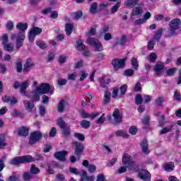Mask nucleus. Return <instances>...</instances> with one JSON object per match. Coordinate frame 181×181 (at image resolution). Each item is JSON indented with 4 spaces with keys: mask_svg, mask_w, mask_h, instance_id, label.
I'll return each mask as SVG.
<instances>
[{
    "mask_svg": "<svg viewBox=\"0 0 181 181\" xmlns=\"http://www.w3.org/2000/svg\"><path fill=\"white\" fill-rule=\"evenodd\" d=\"M181 20L179 18H175L170 22L169 32H167L165 35V37H172L176 35V30L180 28Z\"/></svg>",
    "mask_w": 181,
    "mask_h": 181,
    "instance_id": "f257e3e1",
    "label": "nucleus"
},
{
    "mask_svg": "<svg viewBox=\"0 0 181 181\" xmlns=\"http://www.w3.org/2000/svg\"><path fill=\"white\" fill-rule=\"evenodd\" d=\"M35 160L30 156H18L13 158L10 161V165H18L21 163H28L29 162H33Z\"/></svg>",
    "mask_w": 181,
    "mask_h": 181,
    "instance_id": "f03ea898",
    "label": "nucleus"
},
{
    "mask_svg": "<svg viewBox=\"0 0 181 181\" xmlns=\"http://www.w3.org/2000/svg\"><path fill=\"white\" fill-rule=\"evenodd\" d=\"M11 40H16V49L19 50L23 46V42H25V35L23 33H20L17 34H11Z\"/></svg>",
    "mask_w": 181,
    "mask_h": 181,
    "instance_id": "7ed1b4c3",
    "label": "nucleus"
},
{
    "mask_svg": "<svg viewBox=\"0 0 181 181\" xmlns=\"http://www.w3.org/2000/svg\"><path fill=\"white\" fill-rule=\"evenodd\" d=\"M72 144L74 148V154L76 158H78V160H80V158L83 155V152H84V144L77 141H74Z\"/></svg>",
    "mask_w": 181,
    "mask_h": 181,
    "instance_id": "20e7f679",
    "label": "nucleus"
},
{
    "mask_svg": "<svg viewBox=\"0 0 181 181\" xmlns=\"http://www.w3.org/2000/svg\"><path fill=\"white\" fill-rule=\"evenodd\" d=\"M38 90L42 95L43 94H49V95H53V90H52V87L50 84L47 83H42L41 85L37 86Z\"/></svg>",
    "mask_w": 181,
    "mask_h": 181,
    "instance_id": "39448f33",
    "label": "nucleus"
},
{
    "mask_svg": "<svg viewBox=\"0 0 181 181\" xmlns=\"http://www.w3.org/2000/svg\"><path fill=\"white\" fill-rule=\"evenodd\" d=\"M125 62H127V58L118 59L115 58L112 60V64L113 66L114 70L118 71L119 69H122L125 66Z\"/></svg>",
    "mask_w": 181,
    "mask_h": 181,
    "instance_id": "423d86ee",
    "label": "nucleus"
},
{
    "mask_svg": "<svg viewBox=\"0 0 181 181\" xmlns=\"http://www.w3.org/2000/svg\"><path fill=\"white\" fill-rule=\"evenodd\" d=\"M42 136H43V134H42L40 132H34L31 133L29 139L30 145H35L36 142H38V141H40V139H42Z\"/></svg>",
    "mask_w": 181,
    "mask_h": 181,
    "instance_id": "0eeeda50",
    "label": "nucleus"
},
{
    "mask_svg": "<svg viewBox=\"0 0 181 181\" xmlns=\"http://www.w3.org/2000/svg\"><path fill=\"white\" fill-rule=\"evenodd\" d=\"M40 95H42V93L37 88H35V89L33 90L30 94L28 95L27 97L30 98V100L34 101V103H36L37 101H40Z\"/></svg>",
    "mask_w": 181,
    "mask_h": 181,
    "instance_id": "6e6552de",
    "label": "nucleus"
},
{
    "mask_svg": "<svg viewBox=\"0 0 181 181\" xmlns=\"http://www.w3.org/2000/svg\"><path fill=\"white\" fill-rule=\"evenodd\" d=\"M144 4L140 3L137 4L136 6L133 7L132 10V16H138L139 15H142L144 13Z\"/></svg>",
    "mask_w": 181,
    "mask_h": 181,
    "instance_id": "1a4fd4ad",
    "label": "nucleus"
},
{
    "mask_svg": "<svg viewBox=\"0 0 181 181\" xmlns=\"http://www.w3.org/2000/svg\"><path fill=\"white\" fill-rule=\"evenodd\" d=\"M139 177L141 180L151 181V173L145 169L140 170L139 171Z\"/></svg>",
    "mask_w": 181,
    "mask_h": 181,
    "instance_id": "9d476101",
    "label": "nucleus"
},
{
    "mask_svg": "<svg viewBox=\"0 0 181 181\" xmlns=\"http://www.w3.org/2000/svg\"><path fill=\"white\" fill-rule=\"evenodd\" d=\"M68 153L69 152L66 151H58L54 154V156L56 158V159L60 160L61 162H66V156H67Z\"/></svg>",
    "mask_w": 181,
    "mask_h": 181,
    "instance_id": "9b49d317",
    "label": "nucleus"
},
{
    "mask_svg": "<svg viewBox=\"0 0 181 181\" xmlns=\"http://www.w3.org/2000/svg\"><path fill=\"white\" fill-rule=\"evenodd\" d=\"M112 117L114 118V121L115 124H121L122 121V116H121V112H119V109L115 108L113 113Z\"/></svg>",
    "mask_w": 181,
    "mask_h": 181,
    "instance_id": "f8f14e48",
    "label": "nucleus"
},
{
    "mask_svg": "<svg viewBox=\"0 0 181 181\" xmlns=\"http://www.w3.org/2000/svg\"><path fill=\"white\" fill-rule=\"evenodd\" d=\"M35 101L33 100H24L23 105L24 108L28 111V112H32L35 108Z\"/></svg>",
    "mask_w": 181,
    "mask_h": 181,
    "instance_id": "ddd939ff",
    "label": "nucleus"
},
{
    "mask_svg": "<svg viewBox=\"0 0 181 181\" xmlns=\"http://www.w3.org/2000/svg\"><path fill=\"white\" fill-rule=\"evenodd\" d=\"M122 163L124 165V166H127V168H128V166L134 161L132 156L128 153H124L122 156Z\"/></svg>",
    "mask_w": 181,
    "mask_h": 181,
    "instance_id": "4468645a",
    "label": "nucleus"
},
{
    "mask_svg": "<svg viewBox=\"0 0 181 181\" xmlns=\"http://www.w3.org/2000/svg\"><path fill=\"white\" fill-rule=\"evenodd\" d=\"M166 67L163 65V62H158L154 66L153 71L156 72V74H162V71L165 70Z\"/></svg>",
    "mask_w": 181,
    "mask_h": 181,
    "instance_id": "2eb2a0df",
    "label": "nucleus"
},
{
    "mask_svg": "<svg viewBox=\"0 0 181 181\" xmlns=\"http://www.w3.org/2000/svg\"><path fill=\"white\" fill-rule=\"evenodd\" d=\"M28 87H29V81H25L20 85V93L25 97H28V93H26Z\"/></svg>",
    "mask_w": 181,
    "mask_h": 181,
    "instance_id": "dca6fc26",
    "label": "nucleus"
},
{
    "mask_svg": "<svg viewBox=\"0 0 181 181\" xmlns=\"http://www.w3.org/2000/svg\"><path fill=\"white\" fill-rule=\"evenodd\" d=\"M81 176V181H94L95 177L93 175L88 176L87 172L82 171L80 174Z\"/></svg>",
    "mask_w": 181,
    "mask_h": 181,
    "instance_id": "f3484780",
    "label": "nucleus"
},
{
    "mask_svg": "<svg viewBox=\"0 0 181 181\" xmlns=\"http://www.w3.org/2000/svg\"><path fill=\"white\" fill-rule=\"evenodd\" d=\"M33 66H35V63H33V61L30 59H28L25 61V63L24 64L23 70L25 73H28V72L30 71V70H29V68L33 67Z\"/></svg>",
    "mask_w": 181,
    "mask_h": 181,
    "instance_id": "a211bd4d",
    "label": "nucleus"
},
{
    "mask_svg": "<svg viewBox=\"0 0 181 181\" xmlns=\"http://www.w3.org/2000/svg\"><path fill=\"white\" fill-rule=\"evenodd\" d=\"M16 29L19 30L18 33H23V36H25V30L28 29V23H18L16 25Z\"/></svg>",
    "mask_w": 181,
    "mask_h": 181,
    "instance_id": "6ab92c4d",
    "label": "nucleus"
},
{
    "mask_svg": "<svg viewBox=\"0 0 181 181\" xmlns=\"http://www.w3.org/2000/svg\"><path fill=\"white\" fill-rule=\"evenodd\" d=\"M140 146L142 149V152H144L146 155H148L149 153L148 140H143L140 144Z\"/></svg>",
    "mask_w": 181,
    "mask_h": 181,
    "instance_id": "aec40b11",
    "label": "nucleus"
},
{
    "mask_svg": "<svg viewBox=\"0 0 181 181\" xmlns=\"http://www.w3.org/2000/svg\"><path fill=\"white\" fill-rule=\"evenodd\" d=\"M139 0H127L124 3L126 8H134L136 5H138Z\"/></svg>",
    "mask_w": 181,
    "mask_h": 181,
    "instance_id": "412c9836",
    "label": "nucleus"
},
{
    "mask_svg": "<svg viewBox=\"0 0 181 181\" xmlns=\"http://www.w3.org/2000/svg\"><path fill=\"white\" fill-rule=\"evenodd\" d=\"M99 42L100 40L95 37H88L86 39V43L90 45V46H92V47H95Z\"/></svg>",
    "mask_w": 181,
    "mask_h": 181,
    "instance_id": "4be33fe9",
    "label": "nucleus"
},
{
    "mask_svg": "<svg viewBox=\"0 0 181 181\" xmlns=\"http://www.w3.org/2000/svg\"><path fill=\"white\" fill-rule=\"evenodd\" d=\"M18 135L20 136H28V135H29V128L22 127L18 130Z\"/></svg>",
    "mask_w": 181,
    "mask_h": 181,
    "instance_id": "5701e85b",
    "label": "nucleus"
},
{
    "mask_svg": "<svg viewBox=\"0 0 181 181\" xmlns=\"http://www.w3.org/2000/svg\"><path fill=\"white\" fill-rule=\"evenodd\" d=\"M111 100V92L108 90H105L104 97H103V104H108Z\"/></svg>",
    "mask_w": 181,
    "mask_h": 181,
    "instance_id": "b1692460",
    "label": "nucleus"
},
{
    "mask_svg": "<svg viewBox=\"0 0 181 181\" xmlns=\"http://www.w3.org/2000/svg\"><path fill=\"white\" fill-rule=\"evenodd\" d=\"M175 169V163L169 162L165 164L164 165V170L165 172H172Z\"/></svg>",
    "mask_w": 181,
    "mask_h": 181,
    "instance_id": "393cba45",
    "label": "nucleus"
},
{
    "mask_svg": "<svg viewBox=\"0 0 181 181\" xmlns=\"http://www.w3.org/2000/svg\"><path fill=\"white\" fill-rule=\"evenodd\" d=\"M127 168L132 172H139V165L136 163L135 161H133Z\"/></svg>",
    "mask_w": 181,
    "mask_h": 181,
    "instance_id": "a878e982",
    "label": "nucleus"
},
{
    "mask_svg": "<svg viewBox=\"0 0 181 181\" xmlns=\"http://www.w3.org/2000/svg\"><path fill=\"white\" fill-rule=\"evenodd\" d=\"M23 60L22 59H18L16 60V71L17 73H22V70H23V66H22V63H23Z\"/></svg>",
    "mask_w": 181,
    "mask_h": 181,
    "instance_id": "bb28decb",
    "label": "nucleus"
},
{
    "mask_svg": "<svg viewBox=\"0 0 181 181\" xmlns=\"http://www.w3.org/2000/svg\"><path fill=\"white\" fill-rule=\"evenodd\" d=\"M76 49L78 52H84V50H86V45L83 44V41L81 40H78L76 42Z\"/></svg>",
    "mask_w": 181,
    "mask_h": 181,
    "instance_id": "cd10ccee",
    "label": "nucleus"
},
{
    "mask_svg": "<svg viewBox=\"0 0 181 181\" xmlns=\"http://www.w3.org/2000/svg\"><path fill=\"white\" fill-rule=\"evenodd\" d=\"M73 24L71 23H68L65 25V31H66V35L67 36H70L71 33H73Z\"/></svg>",
    "mask_w": 181,
    "mask_h": 181,
    "instance_id": "c85d7f7f",
    "label": "nucleus"
},
{
    "mask_svg": "<svg viewBox=\"0 0 181 181\" xmlns=\"http://www.w3.org/2000/svg\"><path fill=\"white\" fill-rule=\"evenodd\" d=\"M163 33V28H160L158 30L157 33L154 35V40H156V42H159V40H160Z\"/></svg>",
    "mask_w": 181,
    "mask_h": 181,
    "instance_id": "c756f323",
    "label": "nucleus"
},
{
    "mask_svg": "<svg viewBox=\"0 0 181 181\" xmlns=\"http://www.w3.org/2000/svg\"><path fill=\"white\" fill-rule=\"evenodd\" d=\"M8 146V143L5 142V134H0V149H4Z\"/></svg>",
    "mask_w": 181,
    "mask_h": 181,
    "instance_id": "7c9ffc66",
    "label": "nucleus"
},
{
    "mask_svg": "<svg viewBox=\"0 0 181 181\" xmlns=\"http://www.w3.org/2000/svg\"><path fill=\"white\" fill-rule=\"evenodd\" d=\"M155 103H156V105H158V107H162V104L165 103V97H163V95H160L156 99Z\"/></svg>",
    "mask_w": 181,
    "mask_h": 181,
    "instance_id": "2f4dec72",
    "label": "nucleus"
},
{
    "mask_svg": "<svg viewBox=\"0 0 181 181\" xmlns=\"http://www.w3.org/2000/svg\"><path fill=\"white\" fill-rule=\"evenodd\" d=\"M57 125L59 127V128H61V129H63L67 127V124H66V122L63 120V118L57 119Z\"/></svg>",
    "mask_w": 181,
    "mask_h": 181,
    "instance_id": "473e14b6",
    "label": "nucleus"
},
{
    "mask_svg": "<svg viewBox=\"0 0 181 181\" xmlns=\"http://www.w3.org/2000/svg\"><path fill=\"white\" fill-rule=\"evenodd\" d=\"M80 125L82 128H84V129H88L91 123L88 120H82L80 122Z\"/></svg>",
    "mask_w": 181,
    "mask_h": 181,
    "instance_id": "72a5a7b5",
    "label": "nucleus"
},
{
    "mask_svg": "<svg viewBox=\"0 0 181 181\" xmlns=\"http://www.w3.org/2000/svg\"><path fill=\"white\" fill-rule=\"evenodd\" d=\"M103 43L100 41L93 47V52H103Z\"/></svg>",
    "mask_w": 181,
    "mask_h": 181,
    "instance_id": "f704fd0d",
    "label": "nucleus"
},
{
    "mask_svg": "<svg viewBox=\"0 0 181 181\" xmlns=\"http://www.w3.org/2000/svg\"><path fill=\"white\" fill-rule=\"evenodd\" d=\"M30 172L32 175H37L40 173L39 168L36 167L34 164L31 165Z\"/></svg>",
    "mask_w": 181,
    "mask_h": 181,
    "instance_id": "c9c22d12",
    "label": "nucleus"
},
{
    "mask_svg": "<svg viewBox=\"0 0 181 181\" xmlns=\"http://www.w3.org/2000/svg\"><path fill=\"white\" fill-rule=\"evenodd\" d=\"M110 81H111V79L108 78L107 81H105V78L103 77L100 79V86L102 87V88H107V85L110 84Z\"/></svg>",
    "mask_w": 181,
    "mask_h": 181,
    "instance_id": "e433bc0d",
    "label": "nucleus"
},
{
    "mask_svg": "<svg viewBox=\"0 0 181 181\" xmlns=\"http://www.w3.org/2000/svg\"><path fill=\"white\" fill-rule=\"evenodd\" d=\"M66 104V101L64 100H61L58 104L57 110L58 112H63L64 110V105Z\"/></svg>",
    "mask_w": 181,
    "mask_h": 181,
    "instance_id": "4c0bfd02",
    "label": "nucleus"
},
{
    "mask_svg": "<svg viewBox=\"0 0 181 181\" xmlns=\"http://www.w3.org/2000/svg\"><path fill=\"white\" fill-rule=\"evenodd\" d=\"M23 177L24 180L29 181V180H31V179H33V174L29 172H25L23 174Z\"/></svg>",
    "mask_w": 181,
    "mask_h": 181,
    "instance_id": "58836bf2",
    "label": "nucleus"
},
{
    "mask_svg": "<svg viewBox=\"0 0 181 181\" xmlns=\"http://www.w3.org/2000/svg\"><path fill=\"white\" fill-rule=\"evenodd\" d=\"M97 8H98V4H97V2L93 3L89 8V12L91 13H97Z\"/></svg>",
    "mask_w": 181,
    "mask_h": 181,
    "instance_id": "ea45409f",
    "label": "nucleus"
},
{
    "mask_svg": "<svg viewBox=\"0 0 181 181\" xmlns=\"http://www.w3.org/2000/svg\"><path fill=\"white\" fill-rule=\"evenodd\" d=\"M79 81H84V80L88 77V74H87L86 71L81 70L79 73Z\"/></svg>",
    "mask_w": 181,
    "mask_h": 181,
    "instance_id": "a19ab883",
    "label": "nucleus"
},
{
    "mask_svg": "<svg viewBox=\"0 0 181 181\" xmlns=\"http://www.w3.org/2000/svg\"><path fill=\"white\" fill-rule=\"evenodd\" d=\"M6 158H8V156L5 155L0 159V172H2L5 168V161L6 160Z\"/></svg>",
    "mask_w": 181,
    "mask_h": 181,
    "instance_id": "79ce46f5",
    "label": "nucleus"
},
{
    "mask_svg": "<svg viewBox=\"0 0 181 181\" xmlns=\"http://www.w3.org/2000/svg\"><path fill=\"white\" fill-rule=\"evenodd\" d=\"M131 63L133 69L134 70H138V67H139V64L138 63V59L135 57L132 58Z\"/></svg>",
    "mask_w": 181,
    "mask_h": 181,
    "instance_id": "37998d69",
    "label": "nucleus"
},
{
    "mask_svg": "<svg viewBox=\"0 0 181 181\" xmlns=\"http://www.w3.org/2000/svg\"><path fill=\"white\" fill-rule=\"evenodd\" d=\"M135 103L136 105H141L144 103V98L141 94H137L135 97Z\"/></svg>",
    "mask_w": 181,
    "mask_h": 181,
    "instance_id": "c03bdc74",
    "label": "nucleus"
},
{
    "mask_svg": "<svg viewBox=\"0 0 181 181\" xmlns=\"http://www.w3.org/2000/svg\"><path fill=\"white\" fill-rule=\"evenodd\" d=\"M4 49L5 52H13V45L11 43L4 44Z\"/></svg>",
    "mask_w": 181,
    "mask_h": 181,
    "instance_id": "a18cd8bd",
    "label": "nucleus"
},
{
    "mask_svg": "<svg viewBox=\"0 0 181 181\" xmlns=\"http://www.w3.org/2000/svg\"><path fill=\"white\" fill-rule=\"evenodd\" d=\"M30 31H31L35 36L42 33V28L39 27H34Z\"/></svg>",
    "mask_w": 181,
    "mask_h": 181,
    "instance_id": "49530a36",
    "label": "nucleus"
},
{
    "mask_svg": "<svg viewBox=\"0 0 181 181\" xmlns=\"http://www.w3.org/2000/svg\"><path fill=\"white\" fill-rule=\"evenodd\" d=\"M115 135L117 136H122L123 138H127V136H128V134H127V132H125L124 130L116 131Z\"/></svg>",
    "mask_w": 181,
    "mask_h": 181,
    "instance_id": "de8ad7c7",
    "label": "nucleus"
},
{
    "mask_svg": "<svg viewBox=\"0 0 181 181\" xmlns=\"http://www.w3.org/2000/svg\"><path fill=\"white\" fill-rule=\"evenodd\" d=\"M156 59H158V56L155 52H152L149 54L148 60L151 62V63H155L156 62Z\"/></svg>",
    "mask_w": 181,
    "mask_h": 181,
    "instance_id": "09e8293b",
    "label": "nucleus"
},
{
    "mask_svg": "<svg viewBox=\"0 0 181 181\" xmlns=\"http://www.w3.org/2000/svg\"><path fill=\"white\" fill-rule=\"evenodd\" d=\"M36 45H37V46H38V47H40L43 50H45V49H46V47H47V45H46V43H45V42H43L42 40L37 41Z\"/></svg>",
    "mask_w": 181,
    "mask_h": 181,
    "instance_id": "8fccbe9b",
    "label": "nucleus"
},
{
    "mask_svg": "<svg viewBox=\"0 0 181 181\" xmlns=\"http://www.w3.org/2000/svg\"><path fill=\"white\" fill-rule=\"evenodd\" d=\"M66 60H67V57L64 54H62L59 56L58 59V62L59 63V64H64V63H66Z\"/></svg>",
    "mask_w": 181,
    "mask_h": 181,
    "instance_id": "3c124183",
    "label": "nucleus"
},
{
    "mask_svg": "<svg viewBox=\"0 0 181 181\" xmlns=\"http://www.w3.org/2000/svg\"><path fill=\"white\" fill-rule=\"evenodd\" d=\"M120 5H121L120 2L116 3V4L111 8L110 13H115V12L118 11V8H119Z\"/></svg>",
    "mask_w": 181,
    "mask_h": 181,
    "instance_id": "603ef678",
    "label": "nucleus"
},
{
    "mask_svg": "<svg viewBox=\"0 0 181 181\" xmlns=\"http://www.w3.org/2000/svg\"><path fill=\"white\" fill-rule=\"evenodd\" d=\"M127 88H128V86L127 84H124L120 86L119 90H120L121 95H125Z\"/></svg>",
    "mask_w": 181,
    "mask_h": 181,
    "instance_id": "864d4df0",
    "label": "nucleus"
},
{
    "mask_svg": "<svg viewBox=\"0 0 181 181\" xmlns=\"http://www.w3.org/2000/svg\"><path fill=\"white\" fill-rule=\"evenodd\" d=\"M151 101H152V96L146 95L143 97V103L144 104H148V103H151Z\"/></svg>",
    "mask_w": 181,
    "mask_h": 181,
    "instance_id": "5fc2aeb1",
    "label": "nucleus"
},
{
    "mask_svg": "<svg viewBox=\"0 0 181 181\" xmlns=\"http://www.w3.org/2000/svg\"><path fill=\"white\" fill-rule=\"evenodd\" d=\"M110 30V26L104 25L100 31V35H105Z\"/></svg>",
    "mask_w": 181,
    "mask_h": 181,
    "instance_id": "6e6d98bb",
    "label": "nucleus"
},
{
    "mask_svg": "<svg viewBox=\"0 0 181 181\" xmlns=\"http://www.w3.org/2000/svg\"><path fill=\"white\" fill-rule=\"evenodd\" d=\"M62 132H63L65 138L70 136V127H66L62 129Z\"/></svg>",
    "mask_w": 181,
    "mask_h": 181,
    "instance_id": "4d7b16f0",
    "label": "nucleus"
},
{
    "mask_svg": "<svg viewBox=\"0 0 181 181\" xmlns=\"http://www.w3.org/2000/svg\"><path fill=\"white\" fill-rule=\"evenodd\" d=\"M95 29H97V25H93V26L90 28V30H89V32H88L90 36H94V35H95V34L97 33L95 32Z\"/></svg>",
    "mask_w": 181,
    "mask_h": 181,
    "instance_id": "13d9d810",
    "label": "nucleus"
},
{
    "mask_svg": "<svg viewBox=\"0 0 181 181\" xmlns=\"http://www.w3.org/2000/svg\"><path fill=\"white\" fill-rule=\"evenodd\" d=\"M134 90L135 93H139V91L142 90V86H141V82H136V85L134 86Z\"/></svg>",
    "mask_w": 181,
    "mask_h": 181,
    "instance_id": "bf43d9fd",
    "label": "nucleus"
},
{
    "mask_svg": "<svg viewBox=\"0 0 181 181\" xmlns=\"http://www.w3.org/2000/svg\"><path fill=\"white\" fill-rule=\"evenodd\" d=\"M74 136L79 141H84V139H86V136H84V134H81L80 133H75L74 134Z\"/></svg>",
    "mask_w": 181,
    "mask_h": 181,
    "instance_id": "052dcab7",
    "label": "nucleus"
},
{
    "mask_svg": "<svg viewBox=\"0 0 181 181\" xmlns=\"http://www.w3.org/2000/svg\"><path fill=\"white\" fill-rule=\"evenodd\" d=\"M175 73H176V68H170L166 71V74L168 76H175Z\"/></svg>",
    "mask_w": 181,
    "mask_h": 181,
    "instance_id": "680f3d73",
    "label": "nucleus"
},
{
    "mask_svg": "<svg viewBox=\"0 0 181 181\" xmlns=\"http://www.w3.org/2000/svg\"><path fill=\"white\" fill-rule=\"evenodd\" d=\"M151 119V117L148 115H144L142 119V122L144 125H149V121Z\"/></svg>",
    "mask_w": 181,
    "mask_h": 181,
    "instance_id": "e2e57ef3",
    "label": "nucleus"
},
{
    "mask_svg": "<svg viewBox=\"0 0 181 181\" xmlns=\"http://www.w3.org/2000/svg\"><path fill=\"white\" fill-rule=\"evenodd\" d=\"M155 45H156V42L154 40H150L147 45L148 50H153V47Z\"/></svg>",
    "mask_w": 181,
    "mask_h": 181,
    "instance_id": "0e129e2a",
    "label": "nucleus"
},
{
    "mask_svg": "<svg viewBox=\"0 0 181 181\" xmlns=\"http://www.w3.org/2000/svg\"><path fill=\"white\" fill-rule=\"evenodd\" d=\"M129 131L131 135H136V132H138V129L135 126H132L129 128Z\"/></svg>",
    "mask_w": 181,
    "mask_h": 181,
    "instance_id": "69168bd1",
    "label": "nucleus"
},
{
    "mask_svg": "<svg viewBox=\"0 0 181 181\" xmlns=\"http://www.w3.org/2000/svg\"><path fill=\"white\" fill-rule=\"evenodd\" d=\"M173 98L175 101H181V95L179 93V92H177V90L174 92Z\"/></svg>",
    "mask_w": 181,
    "mask_h": 181,
    "instance_id": "338daca9",
    "label": "nucleus"
},
{
    "mask_svg": "<svg viewBox=\"0 0 181 181\" xmlns=\"http://www.w3.org/2000/svg\"><path fill=\"white\" fill-rule=\"evenodd\" d=\"M8 34H3V35L1 36V40H2V45H6L8 44Z\"/></svg>",
    "mask_w": 181,
    "mask_h": 181,
    "instance_id": "774afa93",
    "label": "nucleus"
}]
</instances>
